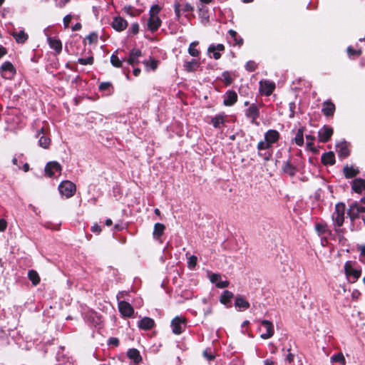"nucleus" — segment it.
Masks as SVG:
<instances>
[{"instance_id":"obj_16","label":"nucleus","mask_w":365,"mask_h":365,"mask_svg":"<svg viewBox=\"0 0 365 365\" xmlns=\"http://www.w3.org/2000/svg\"><path fill=\"white\" fill-rule=\"evenodd\" d=\"M336 152L341 158H346L350 155V150L346 142L344 141L336 145Z\"/></svg>"},{"instance_id":"obj_13","label":"nucleus","mask_w":365,"mask_h":365,"mask_svg":"<svg viewBox=\"0 0 365 365\" xmlns=\"http://www.w3.org/2000/svg\"><path fill=\"white\" fill-rule=\"evenodd\" d=\"M272 143H274V130H270L266 134L264 141H261L258 143L259 150L262 151L269 148Z\"/></svg>"},{"instance_id":"obj_44","label":"nucleus","mask_w":365,"mask_h":365,"mask_svg":"<svg viewBox=\"0 0 365 365\" xmlns=\"http://www.w3.org/2000/svg\"><path fill=\"white\" fill-rule=\"evenodd\" d=\"M222 81L227 85V86H229L232 83V76L231 74L227 72V71H225L222 73Z\"/></svg>"},{"instance_id":"obj_18","label":"nucleus","mask_w":365,"mask_h":365,"mask_svg":"<svg viewBox=\"0 0 365 365\" xmlns=\"http://www.w3.org/2000/svg\"><path fill=\"white\" fill-rule=\"evenodd\" d=\"M127 26V21L120 16L115 17L112 22V27L117 31H122L125 30Z\"/></svg>"},{"instance_id":"obj_50","label":"nucleus","mask_w":365,"mask_h":365,"mask_svg":"<svg viewBox=\"0 0 365 365\" xmlns=\"http://www.w3.org/2000/svg\"><path fill=\"white\" fill-rule=\"evenodd\" d=\"M203 356L208 360L211 361L215 359V356L212 354L211 349H207L203 351Z\"/></svg>"},{"instance_id":"obj_60","label":"nucleus","mask_w":365,"mask_h":365,"mask_svg":"<svg viewBox=\"0 0 365 365\" xmlns=\"http://www.w3.org/2000/svg\"><path fill=\"white\" fill-rule=\"evenodd\" d=\"M91 231L93 232L99 233L101 231V228L98 225L96 224L91 227Z\"/></svg>"},{"instance_id":"obj_28","label":"nucleus","mask_w":365,"mask_h":365,"mask_svg":"<svg viewBox=\"0 0 365 365\" xmlns=\"http://www.w3.org/2000/svg\"><path fill=\"white\" fill-rule=\"evenodd\" d=\"M235 306L238 311L247 309L250 307V303L246 301L242 297L237 296L235 298Z\"/></svg>"},{"instance_id":"obj_52","label":"nucleus","mask_w":365,"mask_h":365,"mask_svg":"<svg viewBox=\"0 0 365 365\" xmlns=\"http://www.w3.org/2000/svg\"><path fill=\"white\" fill-rule=\"evenodd\" d=\"M145 64L147 66H150V68L153 69V70H155L157 68V66H158V62L157 61L155 60H150L149 61H145Z\"/></svg>"},{"instance_id":"obj_19","label":"nucleus","mask_w":365,"mask_h":365,"mask_svg":"<svg viewBox=\"0 0 365 365\" xmlns=\"http://www.w3.org/2000/svg\"><path fill=\"white\" fill-rule=\"evenodd\" d=\"M225 46L222 43H218L217 45L212 44L208 47V53H212L213 58L215 59H219L221 57L220 52L224 51Z\"/></svg>"},{"instance_id":"obj_49","label":"nucleus","mask_w":365,"mask_h":365,"mask_svg":"<svg viewBox=\"0 0 365 365\" xmlns=\"http://www.w3.org/2000/svg\"><path fill=\"white\" fill-rule=\"evenodd\" d=\"M174 10L175 13V16L178 21H180V16H181V10H180V2L176 1L174 4Z\"/></svg>"},{"instance_id":"obj_3","label":"nucleus","mask_w":365,"mask_h":365,"mask_svg":"<svg viewBox=\"0 0 365 365\" xmlns=\"http://www.w3.org/2000/svg\"><path fill=\"white\" fill-rule=\"evenodd\" d=\"M76 185L69 180H64L58 185L60 193L66 198L72 197L76 192Z\"/></svg>"},{"instance_id":"obj_54","label":"nucleus","mask_w":365,"mask_h":365,"mask_svg":"<svg viewBox=\"0 0 365 365\" xmlns=\"http://www.w3.org/2000/svg\"><path fill=\"white\" fill-rule=\"evenodd\" d=\"M56 4V6L59 7V8H63L66 4H68L70 0H59L58 1L57 0H55Z\"/></svg>"},{"instance_id":"obj_24","label":"nucleus","mask_w":365,"mask_h":365,"mask_svg":"<svg viewBox=\"0 0 365 365\" xmlns=\"http://www.w3.org/2000/svg\"><path fill=\"white\" fill-rule=\"evenodd\" d=\"M321 161L324 165H334L336 163L335 155H334V152L329 151V152L323 153V155H322V158H321Z\"/></svg>"},{"instance_id":"obj_58","label":"nucleus","mask_w":365,"mask_h":365,"mask_svg":"<svg viewBox=\"0 0 365 365\" xmlns=\"http://www.w3.org/2000/svg\"><path fill=\"white\" fill-rule=\"evenodd\" d=\"M232 39H233L235 44L241 46L243 43L242 38L241 37H239L238 36H237V37H233Z\"/></svg>"},{"instance_id":"obj_27","label":"nucleus","mask_w":365,"mask_h":365,"mask_svg":"<svg viewBox=\"0 0 365 365\" xmlns=\"http://www.w3.org/2000/svg\"><path fill=\"white\" fill-rule=\"evenodd\" d=\"M315 230L319 236L327 234L331 235V231L328 228V225L326 222H319L315 225Z\"/></svg>"},{"instance_id":"obj_48","label":"nucleus","mask_w":365,"mask_h":365,"mask_svg":"<svg viewBox=\"0 0 365 365\" xmlns=\"http://www.w3.org/2000/svg\"><path fill=\"white\" fill-rule=\"evenodd\" d=\"M197 259L196 256H195V255L190 256L188 258V261H187L188 267L190 269H193L197 264Z\"/></svg>"},{"instance_id":"obj_6","label":"nucleus","mask_w":365,"mask_h":365,"mask_svg":"<svg viewBox=\"0 0 365 365\" xmlns=\"http://www.w3.org/2000/svg\"><path fill=\"white\" fill-rule=\"evenodd\" d=\"M261 338L267 339L272 335V324L269 321H263L258 328Z\"/></svg>"},{"instance_id":"obj_29","label":"nucleus","mask_w":365,"mask_h":365,"mask_svg":"<svg viewBox=\"0 0 365 365\" xmlns=\"http://www.w3.org/2000/svg\"><path fill=\"white\" fill-rule=\"evenodd\" d=\"M41 134H43L39 140H38V145L43 148H48L51 143V140L47 136L44 135L43 134V128H41L37 133L36 137L38 138Z\"/></svg>"},{"instance_id":"obj_9","label":"nucleus","mask_w":365,"mask_h":365,"mask_svg":"<svg viewBox=\"0 0 365 365\" xmlns=\"http://www.w3.org/2000/svg\"><path fill=\"white\" fill-rule=\"evenodd\" d=\"M333 133L334 130L329 125H324L318 133L319 140L322 143H327L329 141Z\"/></svg>"},{"instance_id":"obj_43","label":"nucleus","mask_w":365,"mask_h":365,"mask_svg":"<svg viewBox=\"0 0 365 365\" xmlns=\"http://www.w3.org/2000/svg\"><path fill=\"white\" fill-rule=\"evenodd\" d=\"M212 124L215 128H220L224 123V117L222 115H217L212 120Z\"/></svg>"},{"instance_id":"obj_22","label":"nucleus","mask_w":365,"mask_h":365,"mask_svg":"<svg viewBox=\"0 0 365 365\" xmlns=\"http://www.w3.org/2000/svg\"><path fill=\"white\" fill-rule=\"evenodd\" d=\"M245 115L248 118L251 119V122L254 123L259 116L258 107L255 104L252 103L246 110Z\"/></svg>"},{"instance_id":"obj_23","label":"nucleus","mask_w":365,"mask_h":365,"mask_svg":"<svg viewBox=\"0 0 365 365\" xmlns=\"http://www.w3.org/2000/svg\"><path fill=\"white\" fill-rule=\"evenodd\" d=\"M360 171L358 168L354 166H349L346 165L343 168V173L346 179H351L355 178L359 174Z\"/></svg>"},{"instance_id":"obj_7","label":"nucleus","mask_w":365,"mask_h":365,"mask_svg":"<svg viewBox=\"0 0 365 365\" xmlns=\"http://www.w3.org/2000/svg\"><path fill=\"white\" fill-rule=\"evenodd\" d=\"M361 212H365V211L363 208H361V206L357 202H352L347 210V215L352 222L359 218V214Z\"/></svg>"},{"instance_id":"obj_63","label":"nucleus","mask_w":365,"mask_h":365,"mask_svg":"<svg viewBox=\"0 0 365 365\" xmlns=\"http://www.w3.org/2000/svg\"><path fill=\"white\" fill-rule=\"evenodd\" d=\"M81 29V24L80 23H77L72 27V31H79Z\"/></svg>"},{"instance_id":"obj_39","label":"nucleus","mask_w":365,"mask_h":365,"mask_svg":"<svg viewBox=\"0 0 365 365\" xmlns=\"http://www.w3.org/2000/svg\"><path fill=\"white\" fill-rule=\"evenodd\" d=\"M346 53L349 58L353 56L359 57L362 54V49L359 48L356 50L351 46H349L346 48Z\"/></svg>"},{"instance_id":"obj_41","label":"nucleus","mask_w":365,"mask_h":365,"mask_svg":"<svg viewBox=\"0 0 365 365\" xmlns=\"http://www.w3.org/2000/svg\"><path fill=\"white\" fill-rule=\"evenodd\" d=\"M122 62L123 61L120 60L119 58L115 53H113L111 55L110 63L113 66L116 68H120L122 66Z\"/></svg>"},{"instance_id":"obj_1","label":"nucleus","mask_w":365,"mask_h":365,"mask_svg":"<svg viewBox=\"0 0 365 365\" xmlns=\"http://www.w3.org/2000/svg\"><path fill=\"white\" fill-rule=\"evenodd\" d=\"M345 211V204L344 202H338L336 204L334 212L331 215V219L334 225V230L339 235L344 233V229H340L339 227L344 224Z\"/></svg>"},{"instance_id":"obj_46","label":"nucleus","mask_w":365,"mask_h":365,"mask_svg":"<svg viewBox=\"0 0 365 365\" xmlns=\"http://www.w3.org/2000/svg\"><path fill=\"white\" fill-rule=\"evenodd\" d=\"M257 68V64L254 61H249L245 64V69L247 71L252 72Z\"/></svg>"},{"instance_id":"obj_56","label":"nucleus","mask_w":365,"mask_h":365,"mask_svg":"<svg viewBox=\"0 0 365 365\" xmlns=\"http://www.w3.org/2000/svg\"><path fill=\"white\" fill-rule=\"evenodd\" d=\"M108 344L109 345H113L115 346H117L119 344V340L117 338L115 337H110L108 339Z\"/></svg>"},{"instance_id":"obj_2","label":"nucleus","mask_w":365,"mask_h":365,"mask_svg":"<svg viewBox=\"0 0 365 365\" xmlns=\"http://www.w3.org/2000/svg\"><path fill=\"white\" fill-rule=\"evenodd\" d=\"M160 9V7L157 4L153 5L150 9L148 28L152 32L157 31L161 25V20L158 16Z\"/></svg>"},{"instance_id":"obj_61","label":"nucleus","mask_w":365,"mask_h":365,"mask_svg":"<svg viewBox=\"0 0 365 365\" xmlns=\"http://www.w3.org/2000/svg\"><path fill=\"white\" fill-rule=\"evenodd\" d=\"M97 35H96L95 34H90L87 38L88 39L90 43H91L93 41H96L97 40Z\"/></svg>"},{"instance_id":"obj_34","label":"nucleus","mask_w":365,"mask_h":365,"mask_svg":"<svg viewBox=\"0 0 365 365\" xmlns=\"http://www.w3.org/2000/svg\"><path fill=\"white\" fill-rule=\"evenodd\" d=\"M199 66V63L197 60L192 59L190 61H185L183 67L187 72H192L195 71Z\"/></svg>"},{"instance_id":"obj_4","label":"nucleus","mask_w":365,"mask_h":365,"mask_svg":"<svg viewBox=\"0 0 365 365\" xmlns=\"http://www.w3.org/2000/svg\"><path fill=\"white\" fill-rule=\"evenodd\" d=\"M170 326L173 334L176 335L181 334L186 327V319L183 317H175L171 321Z\"/></svg>"},{"instance_id":"obj_57","label":"nucleus","mask_w":365,"mask_h":365,"mask_svg":"<svg viewBox=\"0 0 365 365\" xmlns=\"http://www.w3.org/2000/svg\"><path fill=\"white\" fill-rule=\"evenodd\" d=\"M110 83L108 82L102 83L99 86V89L101 91H106V90L110 88Z\"/></svg>"},{"instance_id":"obj_47","label":"nucleus","mask_w":365,"mask_h":365,"mask_svg":"<svg viewBox=\"0 0 365 365\" xmlns=\"http://www.w3.org/2000/svg\"><path fill=\"white\" fill-rule=\"evenodd\" d=\"M78 62L81 65H91L93 63V58L90 56L88 58H78Z\"/></svg>"},{"instance_id":"obj_55","label":"nucleus","mask_w":365,"mask_h":365,"mask_svg":"<svg viewBox=\"0 0 365 365\" xmlns=\"http://www.w3.org/2000/svg\"><path fill=\"white\" fill-rule=\"evenodd\" d=\"M130 31L133 34H136L139 31V25L137 23L132 24Z\"/></svg>"},{"instance_id":"obj_14","label":"nucleus","mask_w":365,"mask_h":365,"mask_svg":"<svg viewBox=\"0 0 365 365\" xmlns=\"http://www.w3.org/2000/svg\"><path fill=\"white\" fill-rule=\"evenodd\" d=\"M336 106L334 103L330 101H326L322 103V112L326 117H332L335 113Z\"/></svg>"},{"instance_id":"obj_8","label":"nucleus","mask_w":365,"mask_h":365,"mask_svg":"<svg viewBox=\"0 0 365 365\" xmlns=\"http://www.w3.org/2000/svg\"><path fill=\"white\" fill-rule=\"evenodd\" d=\"M344 273L347 278L353 279V282L356 281L361 275V270L354 269L351 261H347L344 264Z\"/></svg>"},{"instance_id":"obj_30","label":"nucleus","mask_w":365,"mask_h":365,"mask_svg":"<svg viewBox=\"0 0 365 365\" xmlns=\"http://www.w3.org/2000/svg\"><path fill=\"white\" fill-rule=\"evenodd\" d=\"M165 230V226L162 223H155L154 225L153 236L155 240H159L160 237L163 235Z\"/></svg>"},{"instance_id":"obj_25","label":"nucleus","mask_w":365,"mask_h":365,"mask_svg":"<svg viewBox=\"0 0 365 365\" xmlns=\"http://www.w3.org/2000/svg\"><path fill=\"white\" fill-rule=\"evenodd\" d=\"M138 327L143 330H149L155 325V322L150 317H144L138 322Z\"/></svg>"},{"instance_id":"obj_42","label":"nucleus","mask_w":365,"mask_h":365,"mask_svg":"<svg viewBox=\"0 0 365 365\" xmlns=\"http://www.w3.org/2000/svg\"><path fill=\"white\" fill-rule=\"evenodd\" d=\"M291 350V345L290 344H288V346H285L282 348V351H287L288 352V354L286 355V360L289 362V363H291L294 361V355L292 354H291L289 351Z\"/></svg>"},{"instance_id":"obj_26","label":"nucleus","mask_w":365,"mask_h":365,"mask_svg":"<svg viewBox=\"0 0 365 365\" xmlns=\"http://www.w3.org/2000/svg\"><path fill=\"white\" fill-rule=\"evenodd\" d=\"M11 35L14 38L15 41L18 43H24L29 38V35L24 30L12 31Z\"/></svg>"},{"instance_id":"obj_64","label":"nucleus","mask_w":365,"mask_h":365,"mask_svg":"<svg viewBox=\"0 0 365 365\" xmlns=\"http://www.w3.org/2000/svg\"><path fill=\"white\" fill-rule=\"evenodd\" d=\"M360 251L361 255L365 257V245H362L358 248Z\"/></svg>"},{"instance_id":"obj_21","label":"nucleus","mask_w":365,"mask_h":365,"mask_svg":"<svg viewBox=\"0 0 365 365\" xmlns=\"http://www.w3.org/2000/svg\"><path fill=\"white\" fill-rule=\"evenodd\" d=\"M142 56V52L139 49H133L130 52L127 63L134 66L140 62L139 58Z\"/></svg>"},{"instance_id":"obj_53","label":"nucleus","mask_w":365,"mask_h":365,"mask_svg":"<svg viewBox=\"0 0 365 365\" xmlns=\"http://www.w3.org/2000/svg\"><path fill=\"white\" fill-rule=\"evenodd\" d=\"M307 148L309 150H311L314 154H317L319 153V150L314 146L313 143H307Z\"/></svg>"},{"instance_id":"obj_59","label":"nucleus","mask_w":365,"mask_h":365,"mask_svg":"<svg viewBox=\"0 0 365 365\" xmlns=\"http://www.w3.org/2000/svg\"><path fill=\"white\" fill-rule=\"evenodd\" d=\"M6 228V222L3 219H0V232L4 231Z\"/></svg>"},{"instance_id":"obj_17","label":"nucleus","mask_w":365,"mask_h":365,"mask_svg":"<svg viewBox=\"0 0 365 365\" xmlns=\"http://www.w3.org/2000/svg\"><path fill=\"white\" fill-rule=\"evenodd\" d=\"M237 101V95L234 91H227L224 96L223 103L226 106H233Z\"/></svg>"},{"instance_id":"obj_31","label":"nucleus","mask_w":365,"mask_h":365,"mask_svg":"<svg viewBox=\"0 0 365 365\" xmlns=\"http://www.w3.org/2000/svg\"><path fill=\"white\" fill-rule=\"evenodd\" d=\"M127 355L130 359L133 361L135 365H137L142 359L139 351L136 349H130L128 351Z\"/></svg>"},{"instance_id":"obj_15","label":"nucleus","mask_w":365,"mask_h":365,"mask_svg":"<svg viewBox=\"0 0 365 365\" xmlns=\"http://www.w3.org/2000/svg\"><path fill=\"white\" fill-rule=\"evenodd\" d=\"M209 279L210 282L213 284H216V287L218 288H226L229 286L228 281H222L221 275L217 273H211L209 274Z\"/></svg>"},{"instance_id":"obj_45","label":"nucleus","mask_w":365,"mask_h":365,"mask_svg":"<svg viewBox=\"0 0 365 365\" xmlns=\"http://www.w3.org/2000/svg\"><path fill=\"white\" fill-rule=\"evenodd\" d=\"M180 6L182 13H190L193 11V7L188 3H180Z\"/></svg>"},{"instance_id":"obj_33","label":"nucleus","mask_w":365,"mask_h":365,"mask_svg":"<svg viewBox=\"0 0 365 365\" xmlns=\"http://www.w3.org/2000/svg\"><path fill=\"white\" fill-rule=\"evenodd\" d=\"M282 171L289 176H294L297 173V168L289 161H287L282 166Z\"/></svg>"},{"instance_id":"obj_5","label":"nucleus","mask_w":365,"mask_h":365,"mask_svg":"<svg viewBox=\"0 0 365 365\" xmlns=\"http://www.w3.org/2000/svg\"><path fill=\"white\" fill-rule=\"evenodd\" d=\"M61 170V165L56 161L49 162L45 167V173L50 178L60 175Z\"/></svg>"},{"instance_id":"obj_10","label":"nucleus","mask_w":365,"mask_h":365,"mask_svg":"<svg viewBox=\"0 0 365 365\" xmlns=\"http://www.w3.org/2000/svg\"><path fill=\"white\" fill-rule=\"evenodd\" d=\"M274 90V84L267 80H262L259 81V91L261 95L270 96Z\"/></svg>"},{"instance_id":"obj_20","label":"nucleus","mask_w":365,"mask_h":365,"mask_svg":"<svg viewBox=\"0 0 365 365\" xmlns=\"http://www.w3.org/2000/svg\"><path fill=\"white\" fill-rule=\"evenodd\" d=\"M351 189L356 193L361 194L365 190V179L355 178L351 182Z\"/></svg>"},{"instance_id":"obj_51","label":"nucleus","mask_w":365,"mask_h":365,"mask_svg":"<svg viewBox=\"0 0 365 365\" xmlns=\"http://www.w3.org/2000/svg\"><path fill=\"white\" fill-rule=\"evenodd\" d=\"M71 19H72V16L71 14H68L64 16V18L63 19V26H64L65 29L68 28L69 24H70Z\"/></svg>"},{"instance_id":"obj_12","label":"nucleus","mask_w":365,"mask_h":365,"mask_svg":"<svg viewBox=\"0 0 365 365\" xmlns=\"http://www.w3.org/2000/svg\"><path fill=\"white\" fill-rule=\"evenodd\" d=\"M1 75L5 78H11L15 73V69L11 63L6 61L4 62L0 68Z\"/></svg>"},{"instance_id":"obj_40","label":"nucleus","mask_w":365,"mask_h":365,"mask_svg":"<svg viewBox=\"0 0 365 365\" xmlns=\"http://www.w3.org/2000/svg\"><path fill=\"white\" fill-rule=\"evenodd\" d=\"M28 277L34 285L38 284L40 282L39 276L36 271H29L28 273Z\"/></svg>"},{"instance_id":"obj_37","label":"nucleus","mask_w":365,"mask_h":365,"mask_svg":"<svg viewBox=\"0 0 365 365\" xmlns=\"http://www.w3.org/2000/svg\"><path fill=\"white\" fill-rule=\"evenodd\" d=\"M305 128L302 127L299 128L297 131L294 142L299 146H302L304 145V130Z\"/></svg>"},{"instance_id":"obj_36","label":"nucleus","mask_w":365,"mask_h":365,"mask_svg":"<svg viewBox=\"0 0 365 365\" xmlns=\"http://www.w3.org/2000/svg\"><path fill=\"white\" fill-rule=\"evenodd\" d=\"M233 296L234 295L231 292L225 290L221 294L220 301L222 304L226 305L227 307H230V305H228V304L233 298Z\"/></svg>"},{"instance_id":"obj_38","label":"nucleus","mask_w":365,"mask_h":365,"mask_svg":"<svg viewBox=\"0 0 365 365\" xmlns=\"http://www.w3.org/2000/svg\"><path fill=\"white\" fill-rule=\"evenodd\" d=\"M198 41L192 42L188 48V53L190 56L193 57H197L200 54V51L196 48V46L198 45Z\"/></svg>"},{"instance_id":"obj_35","label":"nucleus","mask_w":365,"mask_h":365,"mask_svg":"<svg viewBox=\"0 0 365 365\" xmlns=\"http://www.w3.org/2000/svg\"><path fill=\"white\" fill-rule=\"evenodd\" d=\"M48 41L50 47L54 49L57 53H60L61 51L62 44L60 40L48 37Z\"/></svg>"},{"instance_id":"obj_11","label":"nucleus","mask_w":365,"mask_h":365,"mask_svg":"<svg viewBox=\"0 0 365 365\" xmlns=\"http://www.w3.org/2000/svg\"><path fill=\"white\" fill-rule=\"evenodd\" d=\"M118 309L120 313L126 317H131L134 313L133 307L128 302L123 300L118 302Z\"/></svg>"},{"instance_id":"obj_62","label":"nucleus","mask_w":365,"mask_h":365,"mask_svg":"<svg viewBox=\"0 0 365 365\" xmlns=\"http://www.w3.org/2000/svg\"><path fill=\"white\" fill-rule=\"evenodd\" d=\"M305 137L307 140V143H313V141L315 140V136L312 135H306Z\"/></svg>"},{"instance_id":"obj_32","label":"nucleus","mask_w":365,"mask_h":365,"mask_svg":"<svg viewBox=\"0 0 365 365\" xmlns=\"http://www.w3.org/2000/svg\"><path fill=\"white\" fill-rule=\"evenodd\" d=\"M330 359L334 365H345L346 364L345 358L341 352L334 354Z\"/></svg>"}]
</instances>
